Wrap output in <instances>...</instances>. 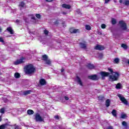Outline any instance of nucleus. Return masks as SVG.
<instances>
[{
	"label": "nucleus",
	"instance_id": "12",
	"mask_svg": "<svg viewBox=\"0 0 129 129\" xmlns=\"http://www.w3.org/2000/svg\"><path fill=\"white\" fill-rule=\"evenodd\" d=\"M122 125L124 127L125 129L128 128V125H127V123L125 121L122 122Z\"/></svg>",
	"mask_w": 129,
	"mask_h": 129
},
{
	"label": "nucleus",
	"instance_id": "23",
	"mask_svg": "<svg viewBox=\"0 0 129 129\" xmlns=\"http://www.w3.org/2000/svg\"><path fill=\"white\" fill-rule=\"evenodd\" d=\"M121 47H122V48L123 49H124L125 50H126V49H127V45H126V44H122L121 45Z\"/></svg>",
	"mask_w": 129,
	"mask_h": 129
},
{
	"label": "nucleus",
	"instance_id": "50",
	"mask_svg": "<svg viewBox=\"0 0 129 129\" xmlns=\"http://www.w3.org/2000/svg\"><path fill=\"white\" fill-rule=\"evenodd\" d=\"M46 2H52V0H46Z\"/></svg>",
	"mask_w": 129,
	"mask_h": 129
},
{
	"label": "nucleus",
	"instance_id": "6",
	"mask_svg": "<svg viewBox=\"0 0 129 129\" xmlns=\"http://www.w3.org/2000/svg\"><path fill=\"white\" fill-rule=\"evenodd\" d=\"M120 28L122 30H126V24H125L123 21H120L119 22Z\"/></svg>",
	"mask_w": 129,
	"mask_h": 129
},
{
	"label": "nucleus",
	"instance_id": "35",
	"mask_svg": "<svg viewBox=\"0 0 129 129\" xmlns=\"http://www.w3.org/2000/svg\"><path fill=\"white\" fill-rule=\"evenodd\" d=\"M24 6H25V3H24V2H21L19 5V7H21L22 8L24 7Z\"/></svg>",
	"mask_w": 129,
	"mask_h": 129
},
{
	"label": "nucleus",
	"instance_id": "8",
	"mask_svg": "<svg viewBox=\"0 0 129 129\" xmlns=\"http://www.w3.org/2000/svg\"><path fill=\"white\" fill-rule=\"evenodd\" d=\"M89 79H92V80H98V77L97 75H94L93 76H90L88 77Z\"/></svg>",
	"mask_w": 129,
	"mask_h": 129
},
{
	"label": "nucleus",
	"instance_id": "37",
	"mask_svg": "<svg viewBox=\"0 0 129 129\" xmlns=\"http://www.w3.org/2000/svg\"><path fill=\"white\" fill-rule=\"evenodd\" d=\"M123 4L125 6H129V1H126Z\"/></svg>",
	"mask_w": 129,
	"mask_h": 129
},
{
	"label": "nucleus",
	"instance_id": "33",
	"mask_svg": "<svg viewBox=\"0 0 129 129\" xmlns=\"http://www.w3.org/2000/svg\"><path fill=\"white\" fill-rule=\"evenodd\" d=\"M102 57H103V54H102V53L98 54V58L99 59H101V58H102Z\"/></svg>",
	"mask_w": 129,
	"mask_h": 129
},
{
	"label": "nucleus",
	"instance_id": "16",
	"mask_svg": "<svg viewBox=\"0 0 129 129\" xmlns=\"http://www.w3.org/2000/svg\"><path fill=\"white\" fill-rule=\"evenodd\" d=\"M7 31H8V32H10V34H14V30L11 27H8L7 28Z\"/></svg>",
	"mask_w": 129,
	"mask_h": 129
},
{
	"label": "nucleus",
	"instance_id": "54",
	"mask_svg": "<svg viewBox=\"0 0 129 129\" xmlns=\"http://www.w3.org/2000/svg\"><path fill=\"white\" fill-rule=\"evenodd\" d=\"M127 63L128 64H129V59H127Z\"/></svg>",
	"mask_w": 129,
	"mask_h": 129
},
{
	"label": "nucleus",
	"instance_id": "9",
	"mask_svg": "<svg viewBox=\"0 0 129 129\" xmlns=\"http://www.w3.org/2000/svg\"><path fill=\"white\" fill-rule=\"evenodd\" d=\"M62 8H64V9H67L68 10H70V9H71V6L66 4H62Z\"/></svg>",
	"mask_w": 129,
	"mask_h": 129
},
{
	"label": "nucleus",
	"instance_id": "14",
	"mask_svg": "<svg viewBox=\"0 0 129 129\" xmlns=\"http://www.w3.org/2000/svg\"><path fill=\"white\" fill-rule=\"evenodd\" d=\"M40 84L41 85H45V84H46V80L44 79H41L40 80Z\"/></svg>",
	"mask_w": 129,
	"mask_h": 129
},
{
	"label": "nucleus",
	"instance_id": "30",
	"mask_svg": "<svg viewBox=\"0 0 129 129\" xmlns=\"http://www.w3.org/2000/svg\"><path fill=\"white\" fill-rule=\"evenodd\" d=\"M114 63H116V64L118 63L119 62V58H116L114 60Z\"/></svg>",
	"mask_w": 129,
	"mask_h": 129
},
{
	"label": "nucleus",
	"instance_id": "29",
	"mask_svg": "<svg viewBox=\"0 0 129 129\" xmlns=\"http://www.w3.org/2000/svg\"><path fill=\"white\" fill-rule=\"evenodd\" d=\"M126 118V114L125 113H122L121 114V118Z\"/></svg>",
	"mask_w": 129,
	"mask_h": 129
},
{
	"label": "nucleus",
	"instance_id": "36",
	"mask_svg": "<svg viewBox=\"0 0 129 129\" xmlns=\"http://www.w3.org/2000/svg\"><path fill=\"white\" fill-rule=\"evenodd\" d=\"M1 113L4 114L5 113V108H2L0 110Z\"/></svg>",
	"mask_w": 129,
	"mask_h": 129
},
{
	"label": "nucleus",
	"instance_id": "1",
	"mask_svg": "<svg viewBox=\"0 0 129 129\" xmlns=\"http://www.w3.org/2000/svg\"><path fill=\"white\" fill-rule=\"evenodd\" d=\"M24 69L27 74H33L36 72V69L32 64L25 66Z\"/></svg>",
	"mask_w": 129,
	"mask_h": 129
},
{
	"label": "nucleus",
	"instance_id": "48",
	"mask_svg": "<svg viewBox=\"0 0 129 129\" xmlns=\"http://www.w3.org/2000/svg\"><path fill=\"white\" fill-rule=\"evenodd\" d=\"M62 15H67V12H62Z\"/></svg>",
	"mask_w": 129,
	"mask_h": 129
},
{
	"label": "nucleus",
	"instance_id": "5",
	"mask_svg": "<svg viewBox=\"0 0 129 129\" xmlns=\"http://www.w3.org/2000/svg\"><path fill=\"white\" fill-rule=\"evenodd\" d=\"M35 120L36 121H39L41 122L44 121V118L42 117L39 113H37L35 115Z\"/></svg>",
	"mask_w": 129,
	"mask_h": 129
},
{
	"label": "nucleus",
	"instance_id": "44",
	"mask_svg": "<svg viewBox=\"0 0 129 129\" xmlns=\"http://www.w3.org/2000/svg\"><path fill=\"white\" fill-rule=\"evenodd\" d=\"M64 99L66 100H69V98L67 96H65Z\"/></svg>",
	"mask_w": 129,
	"mask_h": 129
},
{
	"label": "nucleus",
	"instance_id": "45",
	"mask_svg": "<svg viewBox=\"0 0 129 129\" xmlns=\"http://www.w3.org/2000/svg\"><path fill=\"white\" fill-rule=\"evenodd\" d=\"M110 0H105V4H108Z\"/></svg>",
	"mask_w": 129,
	"mask_h": 129
},
{
	"label": "nucleus",
	"instance_id": "17",
	"mask_svg": "<svg viewBox=\"0 0 129 129\" xmlns=\"http://www.w3.org/2000/svg\"><path fill=\"white\" fill-rule=\"evenodd\" d=\"M85 28L86 30H87V31H90V30H91V26H90V25H86L85 26Z\"/></svg>",
	"mask_w": 129,
	"mask_h": 129
},
{
	"label": "nucleus",
	"instance_id": "10",
	"mask_svg": "<svg viewBox=\"0 0 129 129\" xmlns=\"http://www.w3.org/2000/svg\"><path fill=\"white\" fill-rule=\"evenodd\" d=\"M76 80H77L78 84L81 85V86H83V84H82V82L81 81V80L80 79V77L77 76V78H76Z\"/></svg>",
	"mask_w": 129,
	"mask_h": 129
},
{
	"label": "nucleus",
	"instance_id": "49",
	"mask_svg": "<svg viewBox=\"0 0 129 129\" xmlns=\"http://www.w3.org/2000/svg\"><path fill=\"white\" fill-rule=\"evenodd\" d=\"M119 3H120V4H121L122 3V0H120Z\"/></svg>",
	"mask_w": 129,
	"mask_h": 129
},
{
	"label": "nucleus",
	"instance_id": "55",
	"mask_svg": "<svg viewBox=\"0 0 129 129\" xmlns=\"http://www.w3.org/2000/svg\"><path fill=\"white\" fill-rule=\"evenodd\" d=\"M2 32V28H0V33Z\"/></svg>",
	"mask_w": 129,
	"mask_h": 129
},
{
	"label": "nucleus",
	"instance_id": "56",
	"mask_svg": "<svg viewBox=\"0 0 129 129\" xmlns=\"http://www.w3.org/2000/svg\"><path fill=\"white\" fill-rule=\"evenodd\" d=\"M0 74H1V73H0Z\"/></svg>",
	"mask_w": 129,
	"mask_h": 129
},
{
	"label": "nucleus",
	"instance_id": "40",
	"mask_svg": "<svg viewBox=\"0 0 129 129\" xmlns=\"http://www.w3.org/2000/svg\"><path fill=\"white\" fill-rule=\"evenodd\" d=\"M35 16L37 19H40V18H41V15L40 14H36Z\"/></svg>",
	"mask_w": 129,
	"mask_h": 129
},
{
	"label": "nucleus",
	"instance_id": "24",
	"mask_svg": "<svg viewBox=\"0 0 129 129\" xmlns=\"http://www.w3.org/2000/svg\"><path fill=\"white\" fill-rule=\"evenodd\" d=\"M27 113L28 114H34V111L31 109L28 110Z\"/></svg>",
	"mask_w": 129,
	"mask_h": 129
},
{
	"label": "nucleus",
	"instance_id": "20",
	"mask_svg": "<svg viewBox=\"0 0 129 129\" xmlns=\"http://www.w3.org/2000/svg\"><path fill=\"white\" fill-rule=\"evenodd\" d=\"M112 115L113 116H115V117H116V110L115 109H113L112 111V112H111Z\"/></svg>",
	"mask_w": 129,
	"mask_h": 129
},
{
	"label": "nucleus",
	"instance_id": "53",
	"mask_svg": "<svg viewBox=\"0 0 129 129\" xmlns=\"http://www.w3.org/2000/svg\"><path fill=\"white\" fill-rule=\"evenodd\" d=\"M19 20H16V23H19Z\"/></svg>",
	"mask_w": 129,
	"mask_h": 129
},
{
	"label": "nucleus",
	"instance_id": "26",
	"mask_svg": "<svg viewBox=\"0 0 129 129\" xmlns=\"http://www.w3.org/2000/svg\"><path fill=\"white\" fill-rule=\"evenodd\" d=\"M42 59L44 61H47V60L48 59V56H47V55H42Z\"/></svg>",
	"mask_w": 129,
	"mask_h": 129
},
{
	"label": "nucleus",
	"instance_id": "4",
	"mask_svg": "<svg viewBox=\"0 0 129 129\" xmlns=\"http://www.w3.org/2000/svg\"><path fill=\"white\" fill-rule=\"evenodd\" d=\"M23 63H25V58L24 57H21L19 59H17L14 62L15 65H19V64H23Z\"/></svg>",
	"mask_w": 129,
	"mask_h": 129
},
{
	"label": "nucleus",
	"instance_id": "28",
	"mask_svg": "<svg viewBox=\"0 0 129 129\" xmlns=\"http://www.w3.org/2000/svg\"><path fill=\"white\" fill-rule=\"evenodd\" d=\"M111 23L112 25H115V24H116V20L114 19V18H112Z\"/></svg>",
	"mask_w": 129,
	"mask_h": 129
},
{
	"label": "nucleus",
	"instance_id": "46",
	"mask_svg": "<svg viewBox=\"0 0 129 129\" xmlns=\"http://www.w3.org/2000/svg\"><path fill=\"white\" fill-rule=\"evenodd\" d=\"M28 20H29V19H28V18H24V21H25L26 22H28Z\"/></svg>",
	"mask_w": 129,
	"mask_h": 129
},
{
	"label": "nucleus",
	"instance_id": "11",
	"mask_svg": "<svg viewBox=\"0 0 129 129\" xmlns=\"http://www.w3.org/2000/svg\"><path fill=\"white\" fill-rule=\"evenodd\" d=\"M100 74L102 78L105 77V76H108L109 75V73H106L105 72H102L100 73Z\"/></svg>",
	"mask_w": 129,
	"mask_h": 129
},
{
	"label": "nucleus",
	"instance_id": "25",
	"mask_svg": "<svg viewBox=\"0 0 129 129\" xmlns=\"http://www.w3.org/2000/svg\"><path fill=\"white\" fill-rule=\"evenodd\" d=\"M8 125V124H4L0 125V129H5L6 127Z\"/></svg>",
	"mask_w": 129,
	"mask_h": 129
},
{
	"label": "nucleus",
	"instance_id": "42",
	"mask_svg": "<svg viewBox=\"0 0 129 129\" xmlns=\"http://www.w3.org/2000/svg\"><path fill=\"white\" fill-rule=\"evenodd\" d=\"M0 42H1V43H5V41H4V39H3L2 37H0Z\"/></svg>",
	"mask_w": 129,
	"mask_h": 129
},
{
	"label": "nucleus",
	"instance_id": "13",
	"mask_svg": "<svg viewBox=\"0 0 129 129\" xmlns=\"http://www.w3.org/2000/svg\"><path fill=\"white\" fill-rule=\"evenodd\" d=\"M80 46L81 48H82L83 49H86L87 44L86 42L80 43Z\"/></svg>",
	"mask_w": 129,
	"mask_h": 129
},
{
	"label": "nucleus",
	"instance_id": "19",
	"mask_svg": "<svg viewBox=\"0 0 129 129\" xmlns=\"http://www.w3.org/2000/svg\"><path fill=\"white\" fill-rule=\"evenodd\" d=\"M110 104V101L109 100V99H107L106 101V104H105L106 107H108V106H109Z\"/></svg>",
	"mask_w": 129,
	"mask_h": 129
},
{
	"label": "nucleus",
	"instance_id": "18",
	"mask_svg": "<svg viewBox=\"0 0 129 129\" xmlns=\"http://www.w3.org/2000/svg\"><path fill=\"white\" fill-rule=\"evenodd\" d=\"M87 67H88V68H89V69H94V66H93V64H91V63L88 64Z\"/></svg>",
	"mask_w": 129,
	"mask_h": 129
},
{
	"label": "nucleus",
	"instance_id": "31",
	"mask_svg": "<svg viewBox=\"0 0 129 129\" xmlns=\"http://www.w3.org/2000/svg\"><path fill=\"white\" fill-rule=\"evenodd\" d=\"M14 76L15 78H20V74L16 73L15 74Z\"/></svg>",
	"mask_w": 129,
	"mask_h": 129
},
{
	"label": "nucleus",
	"instance_id": "34",
	"mask_svg": "<svg viewBox=\"0 0 129 129\" xmlns=\"http://www.w3.org/2000/svg\"><path fill=\"white\" fill-rule=\"evenodd\" d=\"M45 61H46V64H47V65H50L51 61L50 60L47 59V60H46Z\"/></svg>",
	"mask_w": 129,
	"mask_h": 129
},
{
	"label": "nucleus",
	"instance_id": "15",
	"mask_svg": "<svg viewBox=\"0 0 129 129\" xmlns=\"http://www.w3.org/2000/svg\"><path fill=\"white\" fill-rule=\"evenodd\" d=\"M31 92H32L31 90L25 91L23 92V94L24 95H28V94H30Z\"/></svg>",
	"mask_w": 129,
	"mask_h": 129
},
{
	"label": "nucleus",
	"instance_id": "22",
	"mask_svg": "<svg viewBox=\"0 0 129 129\" xmlns=\"http://www.w3.org/2000/svg\"><path fill=\"white\" fill-rule=\"evenodd\" d=\"M78 32H79V30L78 29H74L73 31L71 30V33L72 34H76Z\"/></svg>",
	"mask_w": 129,
	"mask_h": 129
},
{
	"label": "nucleus",
	"instance_id": "32",
	"mask_svg": "<svg viewBox=\"0 0 129 129\" xmlns=\"http://www.w3.org/2000/svg\"><path fill=\"white\" fill-rule=\"evenodd\" d=\"M53 23L55 24V25H57V24H59L60 20H52Z\"/></svg>",
	"mask_w": 129,
	"mask_h": 129
},
{
	"label": "nucleus",
	"instance_id": "27",
	"mask_svg": "<svg viewBox=\"0 0 129 129\" xmlns=\"http://www.w3.org/2000/svg\"><path fill=\"white\" fill-rule=\"evenodd\" d=\"M116 88L117 89H120L121 88V84L118 83L116 85Z\"/></svg>",
	"mask_w": 129,
	"mask_h": 129
},
{
	"label": "nucleus",
	"instance_id": "51",
	"mask_svg": "<svg viewBox=\"0 0 129 129\" xmlns=\"http://www.w3.org/2000/svg\"><path fill=\"white\" fill-rule=\"evenodd\" d=\"M0 121H2V116H0Z\"/></svg>",
	"mask_w": 129,
	"mask_h": 129
},
{
	"label": "nucleus",
	"instance_id": "21",
	"mask_svg": "<svg viewBox=\"0 0 129 129\" xmlns=\"http://www.w3.org/2000/svg\"><path fill=\"white\" fill-rule=\"evenodd\" d=\"M29 19H31V20H33L34 22H36V18H35V16L33 15H30L29 16Z\"/></svg>",
	"mask_w": 129,
	"mask_h": 129
},
{
	"label": "nucleus",
	"instance_id": "52",
	"mask_svg": "<svg viewBox=\"0 0 129 129\" xmlns=\"http://www.w3.org/2000/svg\"><path fill=\"white\" fill-rule=\"evenodd\" d=\"M64 71V69H61V72H63Z\"/></svg>",
	"mask_w": 129,
	"mask_h": 129
},
{
	"label": "nucleus",
	"instance_id": "38",
	"mask_svg": "<svg viewBox=\"0 0 129 129\" xmlns=\"http://www.w3.org/2000/svg\"><path fill=\"white\" fill-rule=\"evenodd\" d=\"M2 99L4 100L5 102H8V99L6 97H2Z\"/></svg>",
	"mask_w": 129,
	"mask_h": 129
},
{
	"label": "nucleus",
	"instance_id": "2",
	"mask_svg": "<svg viewBox=\"0 0 129 129\" xmlns=\"http://www.w3.org/2000/svg\"><path fill=\"white\" fill-rule=\"evenodd\" d=\"M108 70L109 72H111L112 74V75L109 76V79L111 80V81H116V80H117V78H118V76H119L118 73L113 72V71H112V69L111 68H108Z\"/></svg>",
	"mask_w": 129,
	"mask_h": 129
},
{
	"label": "nucleus",
	"instance_id": "43",
	"mask_svg": "<svg viewBox=\"0 0 129 129\" xmlns=\"http://www.w3.org/2000/svg\"><path fill=\"white\" fill-rule=\"evenodd\" d=\"M55 119H59V116L56 115L54 116Z\"/></svg>",
	"mask_w": 129,
	"mask_h": 129
},
{
	"label": "nucleus",
	"instance_id": "47",
	"mask_svg": "<svg viewBox=\"0 0 129 129\" xmlns=\"http://www.w3.org/2000/svg\"><path fill=\"white\" fill-rule=\"evenodd\" d=\"M107 128H108V129H113V128H112V126H109V127H107Z\"/></svg>",
	"mask_w": 129,
	"mask_h": 129
},
{
	"label": "nucleus",
	"instance_id": "39",
	"mask_svg": "<svg viewBox=\"0 0 129 129\" xmlns=\"http://www.w3.org/2000/svg\"><path fill=\"white\" fill-rule=\"evenodd\" d=\"M49 33V31H48V30H45L44 31V34H45V35H48Z\"/></svg>",
	"mask_w": 129,
	"mask_h": 129
},
{
	"label": "nucleus",
	"instance_id": "3",
	"mask_svg": "<svg viewBox=\"0 0 129 129\" xmlns=\"http://www.w3.org/2000/svg\"><path fill=\"white\" fill-rule=\"evenodd\" d=\"M117 96L118 97H119L120 100H121V101L123 103H124V104H125V105H127L128 104V102H127V101L126 100V99H125V98H124V97L122 96V95L120 94H118Z\"/></svg>",
	"mask_w": 129,
	"mask_h": 129
},
{
	"label": "nucleus",
	"instance_id": "7",
	"mask_svg": "<svg viewBox=\"0 0 129 129\" xmlns=\"http://www.w3.org/2000/svg\"><path fill=\"white\" fill-rule=\"evenodd\" d=\"M95 49L96 50H104V46L98 44L95 47Z\"/></svg>",
	"mask_w": 129,
	"mask_h": 129
},
{
	"label": "nucleus",
	"instance_id": "41",
	"mask_svg": "<svg viewBox=\"0 0 129 129\" xmlns=\"http://www.w3.org/2000/svg\"><path fill=\"white\" fill-rule=\"evenodd\" d=\"M106 26L105 25V24H102L101 25V28L102 29H105Z\"/></svg>",
	"mask_w": 129,
	"mask_h": 129
}]
</instances>
